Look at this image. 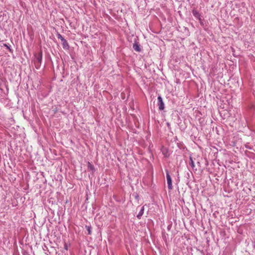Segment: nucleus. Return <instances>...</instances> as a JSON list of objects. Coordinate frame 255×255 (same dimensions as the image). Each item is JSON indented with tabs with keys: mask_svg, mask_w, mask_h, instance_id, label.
Segmentation results:
<instances>
[{
	"mask_svg": "<svg viewBox=\"0 0 255 255\" xmlns=\"http://www.w3.org/2000/svg\"><path fill=\"white\" fill-rule=\"evenodd\" d=\"M42 59V53L40 52L38 53V54L35 55V60H34V64L35 68L37 69L40 68Z\"/></svg>",
	"mask_w": 255,
	"mask_h": 255,
	"instance_id": "1",
	"label": "nucleus"
},
{
	"mask_svg": "<svg viewBox=\"0 0 255 255\" xmlns=\"http://www.w3.org/2000/svg\"><path fill=\"white\" fill-rule=\"evenodd\" d=\"M166 179L168 188L169 190H171L173 189L172 184V179L169 175V173L168 170H166Z\"/></svg>",
	"mask_w": 255,
	"mask_h": 255,
	"instance_id": "2",
	"label": "nucleus"
},
{
	"mask_svg": "<svg viewBox=\"0 0 255 255\" xmlns=\"http://www.w3.org/2000/svg\"><path fill=\"white\" fill-rule=\"evenodd\" d=\"M157 106L159 111H163L165 108L164 104L160 95L157 97Z\"/></svg>",
	"mask_w": 255,
	"mask_h": 255,
	"instance_id": "3",
	"label": "nucleus"
},
{
	"mask_svg": "<svg viewBox=\"0 0 255 255\" xmlns=\"http://www.w3.org/2000/svg\"><path fill=\"white\" fill-rule=\"evenodd\" d=\"M192 12L193 16L200 21L201 24H202L203 22L201 17V14L199 12V11L195 9H193L192 11Z\"/></svg>",
	"mask_w": 255,
	"mask_h": 255,
	"instance_id": "4",
	"label": "nucleus"
},
{
	"mask_svg": "<svg viewBox=\"0 0 255 255\" xmlns=\"http://www.w3.org/2000/svg\"><path fill=\"white\" fill-rule=\"evenodd\" d=\"M132 47H133V49L136 52H139L141 51L140 45V44H139L138 42L137 41L134 42V43L133 44Z\"/></svg>",
	"mask_w": 255,
	"mask_h": 255,
	"instance_id": "5",
	"label": "nucleus"
},
{
	"mask_svg": "<svg viewBox=\"0 0 255 255\" xmlns=\"http://www.w3.org/2000/svg\"><path fill=\"white\" fill-rule=\"evenodd\" d=\"M61 42H62L63 48L64 49H67V50L69 49V44H68V42L67 41V40L65 39H64V40H62V41H61Z\"/></svg>",
	"mask_w": 255,
	"mask_h": 255,
	"instance_id": "6",
	"label": "nucleus"
},
{
	"mask_svg": "<svg viewBox=\"0 0 255 255\" xmlns=\"http://www.w3.org/2000/svg\"><path fill=\"white\" fill-rule=\"evenodd\" d=\"M144 206H142L141 207L139 213H138V214L136 216V217L138 219H141L142 216L143 215V214L144 213Z\"/></svg>",
	"mask_w": 255,
	"mask_h": 255,
	"instance_id": "7",
	"label": "nucleus"
},
{
	"mask_svg": "<svg viewBox=\"0 0 255 255\" xmlns=\"http://www.w3.org/2000/svg\"><path fill=\"white\" fill-rule=\"evenodd\" d=\"M85 228L87 229L88 231V235H91L92 234V227L91 225H86Z\"/></svg>",
	"mask_w": 255,
	"mask_h": 255,
	"instance_id": "8",
	"label": "nucleus"
},
{
	"mask_svg": "<svg viewBox=\"0 0 255 255\" xmlns=\"http://www.w3.org/2000/svg\"><path fill=\"white\" fill-rule=\"evenodd\" d=\"M189 164L192 167V168H194L195 167V164L191 157H190Z\"/></svg>",
	"mask_w": 255,
	"mask_h": 255,
	"instance_id": "9",
	"label": "nucleus"
},
{
	"mask_svg": "<svg viewBox=\"0 0 255 255\" xmlns=\"http://www.w3.org/2000/svg\"><path fill=\"white\" fill-rule=\"evenodd\" d=\"M88 167L92 171H94L95 169L94 166L89 162L88 163Z\"/></svg>",
	"mask_w": 255,
	"mask_h": 255,
	"instance_id": "10",
	"label": "nucleus"
},
{
	"mask_svg": "<svg viewBox=\"0 0 255 255\" xmlns=\"http://www.w3.org/2000/svg\"><path fill=\"white\" fill-rule=\"evenodd\" d=\"M57 37L58 39H60L61 41H62V40H64L65 38L59 33H57Z\"/></svg>",
	"mask_w": 255,
	"mask_h": 255,
	"instance_id": "11",
	"label": "nucleus"
},
{
	"mask_svg": "<svg viewBox=\"0 0 255 255\" xmlns=\"http://www.w3.org/2000/svg\"><path fill=\"white\" fill-rule=\"evenodd\" d=\"M138 195H136L135 196V198H138Z\"/></svg>",
	"mask_w": 255,
	"mask_h": 255,
	"instance_id": "12",
	"label": "nucleus"
}]
</instances>
